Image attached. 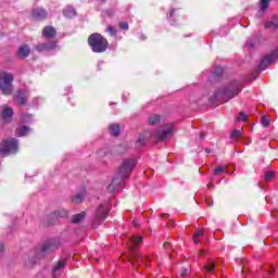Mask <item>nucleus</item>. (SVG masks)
<instances>
[{"mask_svg": "<svg viewBox=\"0 0 278 278\" xmlns=\"http://www.w3.org/2000/svg\"><path fill=\"white\" fill-rule=\"evenodd\" d=\"M212 186H214V185H212V184H208V185H207V188H212Z\"/></svg>", "mask_w": 278, "mask_h": 278, "instance_id": "de8ad7c7", "label": "nucleus"}, {"mask_svg": "<svg viewBox=\"0 0 278 278\" xmlns=\"http://www.w3.org/2000/svg\"><path fill=\"white\" fill-rule=\"evenodd\" d=\"M175 128L173 125H165L159 129H156L152 136L160 142H164V140H168V138H172V136L175 135Z\"/></svg>", "mask_w": 278, "mask_h": 278, "instance_id": "39448f33", "label": "nucleus"}, {"mask_svg": "<svg viewBox=\"0 0 278 278\" xmlns=\"http://www.w3.org/2000/svg\"><path fill=\"white\" fill-rule=\"evenodd\" d=\"M27 97H29L27 91L18 90L15 94V101L18 103V105H25Z\"/></svg>", "mask_w": 278, "mask_h": 278, "instance_id": "f8f14e48", "label": "nucleus"}, {"mask_svg": "<svg viewBox=\"0 0 278 278\" xmlns=\"http://www.w3.org/2000/svg\"><path fill=\"white\" fill-rule=\"evenodd\" d=\"M67 216L68 212H66L64 208L59 210L51 215L52 218H66Z\"/></svg>", "mask_w": 278, "mask_h": 278, "instance_id": "393cba45", "label": "nucleus"}, {"mask_svg": "<svg viewBox=\"0 0 278 278\" xmlns=\"http://www.w3.org/2000/svg\"><path fill=\"white\" fill-rule=\"evenodd\" d=\"M66 265V258H61L58 264L52 269V277L56 278L60 277L62 269Z\"/></svg>", "mask_w": 278, "mask_h": 278, "instance_id": "9d476101", "label": "nucleus"}, {"mask_svg": "<svg viewBox=\"0 0 278 278\" xmlns=\"http://www.w3.org/2000/svg\"><path fill=\"white\" fill-rule=\"evenodd\" d=\"M33 16L37 21H43V18H47V11L43 9H35L33 10Z\"/></svg>", "mask_w": 278, "mask_h": 278, "instance_id": "a211bd4d", "label": "nucleus"}, {"mask_svg": "<svg viewBox=\"0 0 278 278\" xmlns=\"http://www.w3.org/2000/svg\"><path fill=\"white\" fill-rule=\"evenodd\" d=\"M223 173H228L227 172V166H219V167L214 169V175H216V176L223 175Z\"/></svg>", "mask_w": 278, "mask_h": 278, "instance_id": "c756f323", "label": "nucleus"}, {"mask_svg": "<svg viewBox=\"0 0 278 278\" xmlns=\"http://www.w3.org/2000/svg\"><path fill=\"white\" fill-rule=\"evenodd\" d=\"M138 161L136 159H126L119 166L117 175L113 178L112 182L108 187V192H116L123 190L125 186V179L131 175V170L136 168Z\"/></svg>", "mask_w": 278, "mask_h": 278, "instance_id": "f257e3e1", "label": "nucleus"}, {"mask_svg": "<svg viewBox=\"0 0 278 278\" xmlns=\"http://www.w3.org/2000/svg\"><path fill=\"white\" fill-rule=\"evenodd\" d=\"M88 45L93 53H103L108 51V47H110V43H108V39H105L99 33L91 34L89 36Z\"/></svg>", "mask_w": 278, "mask_h": 278, "instance_id": "7ed1b4c3", "label": "nucleus"}, {"mask_svg": "<svg viewBox=\"0 0 278 278\" xmlns=\"http://www.w3.org/2000/svg\"><path fill=\"white\" fill-rule=\"evenodd\" d=\"M149 125H157L160 123V115L152 114L148 117Z\"/></svg>", "mask_w": 278, "mask_h": 278, "instance_id": "cd10ccee", "label": "nucleus"}, {"mask_svg": "<svg viewBox=\"0 0 278 278\" xmlns=\"http://www.w3.org/2000/svg\"><path fill=\"white\" fill-rule=\"evenodd\" d=\"M55 34H56L55 28L52 26H46L42 30L43 38H53Z\"/></svg>", "mask_w": 278, "mask_h": 278, "instance_id": "6ab92c4d", "label": "nucleus"}, {"mask_svg": "<svg viewBox=\"0 0 278 278\" xmlns=\"http://www.w3.org/2000/svg\"><path fill=\"white\" fill-rule=\"evenodd\" d=\"M247 123L248 117L247 114H244V112H240L239 115L237 116V123Z\"/></svg>", "mask_w": 278, "mask_h": 278, "instance_id": "7c9ffc66", "label": "nucleus"}, {"mask_svg": "<svg viewBox=\"0 0 278 278\" xmlns=\"http://www.w3.org/2000/svg\"><path fill=\"white\" fill-rule=\"evenodd\" d=\"M164 216H168V215H166V214H163V215H162V218H164Z\"/></svg>", "mask_w": 278, "mask_h": 278, "instance_id": "09e8293b", "label": "nucleus"}, {"mask_svg": "<svg viewBox=\"0 0 278 278\" xmlns=\"http://www.w3.org/2000/svg\"><path fill=\"white\" fill-rule=\"evenodd\" d=\"M97 1H100L101 3H105V0H97Z\"/></svg>", "mask_w": 278, "mask_h": 278, "instance_id": "49530a36", "label": "nucleus"}, {"mask_svg": "<svg viewBox=\"0 0 278 278\" xmlns=\"http://www.w3.org/2000/svg\"><path fill=\"white\" fill-rule=\"evenodd\" d=\"M269 4H270V0H261L258 14L261 15L264 14V12L268 10Z\"/></svg>", "mask_w": 278, "mask_h": 278, "instance_id": "a878e982", "label": "nucleus"}, {"mask_svg": "<svg viewBox=\"0 0 278 278\" xmlns=\"http://www.w3.org/2000/svg\"><path fill=\"white\" fill-rule=\"evenodd\" d=\"M86 199V189H83L80 192H78L76 195L73 197L72 201L73 203H81Z\"/></svg>", "mask_w": 278, "mask_h": 278, "instance_id": "5701e85b", "label": "nucleus"}, {"mask_svg": "<svg viewBox=\"0 0 278 278\" xmlns=\"http://www.w3.org/2000/svg\"><path fill=\"white\" fill-rule=\"evenodd\" d=\"M13 81L14 75L8 72H0V90L2 94H12L14 90V85H12Z\"/></svg>", "mask_w": 278, "mask_h": 278, "instance_id": "20e7f679", "label": "nucleus"}, {"mask_svg": "<svg viewBox=\"0 0 278 278\" xmlns=\"http://www.w3.org/2000/svg\"><path fill=\"white\" fill-rule=\"evenodd\" d=\"M151 137H153V132L150 131H146L144 134L140 135L136 142V147H144V144H147V140H149Z\"/></svg>", "mask_w": 278, "mask_h": 278, "instance_id": "ddd939ff", "label": "nucleus"}, {"mask_svg": "<svg viewBox=\"0 0 278 278\" xmlns=\"http://www.w3.org/2000/svg\"><path fill=\"white\" fill-rule=\"evenodd\" d=\"M108 214H110V204H100L93 215V227H99L108 218Z\"/></svg>", "mask_w": 278, "mask_h": 278, "instance_id": "423d86ee", "label": "nucleus"}, {"mask_svg": "<svg viewBox=\"0 0 278 278\" xmlns=\"http://www.w3.org/2000/svg\"><path fill=\"white\" fill-rule=\"evenodd\" d=\"M106 31H109L110 36L116 35V28H114V26H109Z\"/></svg>", "mask_w": 278, "mask_h": 278, "instance_id": "e433bc0d", "label": "nucleus"}, {"mask_svg": "<svg viewBox=\"0 0 278 278\" xmlns=\"http://www.w3.org/2000/svg\"><path fill=\"white\" fill-rule=\"evenodd\" d=\"M141 39H142V40H144V39H146V37H141Z\"/></svg>", "mask_w": 278, "mask_h": 278, "instance_id": "8fccbe9b", "label": "nucleus"}, {"mask_svg": "<svg viewBox=\"0 0 278 278\" xmlns=\"http://www.w3.org/2000/svg\"><path fill=\"white\" fill-rule=\"evenodd\" d=\"M275 177V172H266L265 173V181H270Z\"/></svg>", "mask_w": 278, "mask_h": 278, "instance_id": "473e14b6", "label": "nucleus"}, {"mask_svg": "<svg viewBox=\"0 0 278 278\" xmlns=\"http://www.w3.org/2000/svg\"><path fill=\"white\" fill-rule=\"evenodd\" d=\"M119 27L121 29L127 30L129 29V24H127L126 22H119Z\"/></svg>", "mask_w": 278, "mask_h": 278, "instance_id": "58836bf2", "label": "nucleus"}, {"mask_svg": "<svg viewBox=\"0 0 278 278\" xmlns=\"http://www.w3.org/2000/svg\"><path fill=\"white\" fill-rule=\"evenodd\" d=\"M5 253V244L3 242H0V260L3 257V254Z\"/></svg>", "mask_w": 278, "mask_h": 278, "instance_id": "4c0bfd02", "label": "nucleus"}, {"mask_svg": "<svg viewBox=\"0 0 278 278\" xmlns=\"http://www.w3.org/2000/svg\"><path fill=\"white\" fill-rule=\"evenodd\" d=\"M240 136H242V130H238V129L232 130V132L230 134L231 140H238Z\"/></svg>", "mask_w": 278, "mask_h": 278, "instance_id": "c85d7f7f", "label": "nucleus"}, {"mask_svg": "<svg viewBox=\"0 0 278 278\" xmlns=\"http://www.w3.org/2000/svg\"><path fill=\"white\" fill-rule=\"evenodd\" d=\"M206 203H207V205H208L210 207H212V206L214 205V202H212V201H210V200H207Z\"/></svg>", "mask_w": 278, "mask_h": 278, "instance_id": "c03bdc74", "label": "nucleus"}, {"mask_svg": "<svg viewBox=\"0 0 278 278\" xmlns=\"http://www.w3.org/2000/svg\"><path fill=\"white\" fill-rule=\"evenodd\" d=\"M241 91L242 85H240V83L238 81H232L229 84V86L224 88L223 96L225 97V99H233V97H238Z\"/></svg>", "mask_w": 278, "mask_h": 278, "instance_id": "6e6552de", "label": "nucleus"}, {"mask_svg": "<svg viewBox=\"0 0 278 278\" xmlns=\"http://www.w3.org/2000/svg\"><path fill=\"white\" fill-rule=\"evenodd\" d=\"M29 53H31V48L27 45H23L18 48L16 55L20 60H25V58L29 56Z\"/></svg>", "mask_w": 278, "mask_h": 278, "instance_id": "9b49d317", "label": "nucleus"}, {"mask_svg": "<svg viewBox=\"0 0 278 278\" xmlns=\"http://www.w3.org/2000/svg\"><path fill=\"white\" fill-rule=\"evenodd\" d=\"M261 123H262L263 127H268V125H270V121H268V118L266 116H263L261 118Z\"/></svg>", "mask_w": 278, "mask_h": 278, "instance_id": "f704fd0d", "label": "nucleus"}, {"mask_svg": "<svg viewBox=\"0 0 278 278\" xmlns=\"http://www.w3.org/2000/svg\"><path fill=\"white\" fill-rule=\"evenodd\" d=\"M14 114V111L10 106H4L2 110V118L5 121V123H10L12 119V116Z\"/></svg>", "mask_w": 278, "mask_h": 278, "instance_id": "f3484780", "label": "nucleus"}, {"mask_svg": "<svg viewBox=\"0 0 278 278\" xmlns=\"http://www.w3.org/2000/svg\"><path fill=\"white\" fill-rule=\"evenodd\" d=\"M266 29H278V17L274 16L265 24Z\"/></svg>", "mask_w": 278, "mask_h": 278, "instance_id": "4be33fe9", "label": "nucleus"}, {"mask_svg": "<svg viewBox=\"0 0 278 278\" xmlns=\"http://www.w3.org/2000/svg\"><path fill=\"white\" fill-rule=\"evenodd\" d=\"M204 270H206V273H212V270H214V263L210 262L204 266Z\"/></svg>", "mask_w": 278, "mask_h": 278, "instance_id": "72a5a7b5", "label": "nucleus"}, {"mask_svg": "<svg viewBox=\"0 0 278 278\" xmlns=\"http://www.w3.org/2000/svg\"><path fill=\"white\" fill-rule=\"evenodd\" d=\"M278 60V49L271 51L270 54H268L267 56L263 58L258 68L261 71H266V68H268L269 64H274V62H277Z\"/></svg>", "mask_w": 278, "mask_h": 278, "instance_id": "1a4fd4ad", "label": "nucleus"}, {"mask_svg": "<svg viewBox=\"0 0 278 278\" xmlns=\"http://www.w3.org/2000/svg\"><path fill=\"white\" fill-rule=\"evenodd\" d=\"M201 236H203V230H198L193 235V242H194V244H199V238H201Z\"/></svg>", "mask_w": 278, "mask_h": 278, "instance_id": "2f4dec72", "label": "nucleus"}, {"mask_svg": "<svg viewBox=\"0 0 278 278\" xmlns=\"http://www.w3.org/2000/svg\"><path fill=\"white\" fill-rule=\"evenodd\" d=\"M59 244L56 243L55 240H50L45 242L40 250L37 252H31L30 255L27 257V260H25V266H34V264H36V260H40L42 257H45V255H49V253H53V251H56ZM35 257L36 258H30V257Z\"/></svg>", "mask_w": 278, "mask_h": 278, "instance_id": "f03ea898", "label": "nucleus"}, {"mask_svg": "<svg viewBox=\"0 0 278 278\" xmlns=\"http://www.w3.org/2000/svg\"><path fill=\"white\" fill-rule=\"evenodd\" d=\"M84 218H86V212L74 215L72 218V223H74V225H77L78 223H81Z\"/></svg>", "mask_w": 278, "mask_h": 278, "instance_id": "bb28decb", "label": "nucleus"}, {"mask_svg": "<svg viewBox=\"0 0 278 278\" xmlns=\"http://www.w3.org/2000/svg\"><path fill=\"white\" fill-rule=\"evenodd\" d=\"M134 227H140V223L138 220L132 222Z\"/></svg>", "mask_w": 278, "mask_h": 278, "instance_id": "79ce46f5", "label": "nucleus"}, {"mask_svg": "<svg viewBox=\"0 0 278 278\" xmlns=\"http://www.w3.org/2000/svg\"><path fill=\"white\" fill-rule=\"evenodd\" d=\"M215 74H217V75H223V67H217V68L215 70Z\"/></svg>", "mask_w": 278, "mask_h": 278, "instance_id": "ea45409f", "label": "nucleus"}, {"mask_svg": "<svg viewBox=\"0 0 278 278\" xmlns=\"http://www.w3.org/2000/svg\"><path fill=\"white\" fill-rule=\"evenodd\" d=\"M147 266V258L140 254H132V266L136 268V266Z\"/></svg>", "mask_w": 278, "mask_h": 278, "instance_id": "4468645a", "label": "nucleus"}, {"mask_svg": "<svg viewBox=\"0 0 278 278\" xmlns=\"http://www.w3.org/2000/svg\"><path fill=\"white\" fill-rule=\"evenodd\" d=\"M247 47H255V43L251 42V41H248L247 42Z\"/></svg>", "mask_w": 278, "mask_h": 278, "instance_id": "37998d69", "label": "nucleus"}, {"mask_svg": "<svg viewBox=\"0 0 278 278\" xmlns=\"http://www.w3.org/2000/svg\"><path fill=\"white\" fill-rule=\"evenodd\" d=\"M63 14L66 18H74V16H77V11H75V8L67 5L63 10Z\"/></svg>", "mask_w": 278, "mask_h": 278, "instance_id": "412c9836", "label": "nucleus"}, {"mask_svg": "<svg viewBox=\"0 0 278 278\" xmlns=\"http://www.w3.org/2000/svg\"><path fill=\"white\" fill-rule=\"evenodd\" d=\"M23 123H31V114H25L22 117Z\"/></svg>", "mask_w": 278, "mask_h": 278, "instance_id": "c9c22d12", "label": "nucleus"}, {"mask_svg": "<svg viewBox=\"0 0 278 278\" xmlns=\"http://www.w3.org/2000/svg\"><path fill=\"white\" fill-rule=\"evenodd\" d=\"M175 14V9L170 11L169 16H173Z\"/></svg>", "mask_w": 278, "mask_h": 278, "instance_id": "a18cd8bd", "label": "nucleus"}, {"mask_svg": "<svg viewBox=\"0 0 278 278\" xmlns=\"http://www.w3.org/2000/svg\"><path fill=\"white\" fill-rule=\"evenodd\" d=\"M18 151V140L15 138L7 139L0 144V154L16 153Z\"/></svg>", "mask_w": 278, "mask_h": 278, "instance_id": "0eeeda50", "label": "nucleus"}, {"mask_svg": "<svg viewBox=\"0 0 278 278\" xmlns=\"http://www.w3.org/2000/svg\"><path fill=\"white\" fill-rule=\"evenodd\" d=\"M109 131L111 136H118V134H121V126L118 124H111L109 126Z\"/></svg>", "mask_w": 278, "mask_h": 278, "instance_id": "b1692460", "label": "nucleus"}, {"mask_svg": "<svg viewBox=\"0 0 278 278\" xmlns=\"http://www.w3.org/2000/svg\"><path fill=\"white\" fill-rule=\"evenodd\" d=\"M180 275H181V277H186V275H188V269H182Z\"/></svg>", "mask_w": 278, "mask_h": 278, "instance_id": "a19ab883", "label": "nucleus"}, {"mask_svg": "<svg viewBox=\"0 0 278 278\" xmlns=\"http://www.w3.org/2000/svg\"><path fill=\"white\" fill-rule=\"evenodd\" d=\"M139 244H142V237L132 236L129 238V249L134 252L136 247H139Z\"/></svg>", "mask_w": 278, "mask_h": 278, "instance_id": "dca6fc26", "label": "nucleus"}, {"mask_svg": "<svg viewBox=\"0 0 278 278\" xmlns=\"http://www.w3.org/2000/svg\"><path fill=\"white\" fill-rule=\"evenodd\" d=\"M56 43L55 41H50L48 43H41L39 46L36 47L37 51H52V49H55Z\"/></svg>", "mask_w": 278, "mask_h": 278, "instance_id": "2eb2a0df", "label": "nucleus"}, {"mask_svg": "<svg viewBox=\"0 0 278 278\" xmlns=\"http://www.w3.org/2000/svg\"><path fill=\"white\" fill-rule=\"evenodd\" d=\"M31 134V128L28 126H22L15 130V136H18L20 138L23 136H29Z\"/></svg>", "mask_w": 278, "mask_h": 278, "instance_id": "aec40b11", "label": "nucleus"}]
</instances>
